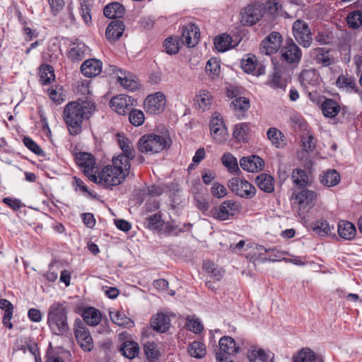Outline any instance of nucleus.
<instances>
[{
    "label": "nucleus",
    "instance_id": "bb28decb",
    "mask_svg": "<svg viewBox=\"0 0 362 362\" xmlns=\"http://www.w3.org/2000/svg\"><path fill=\"white\" fill-rule=\"evenodd\" d=\"M257 186L267 193H272L274 190V180L268 174L262 173L255 179Z\"/></svg>",
    "mask_w": 362,
    "mask_h": 362
},
{
    "label": "nucleus",
    "instance_id": "b1692460",
    "mask_svg": "<svg viewBox=\"0 0 362 362\" xmlns=\"http://www.w3.org/2000/svg\"><path fill=\"white\" fill-rule=\"evenodd\" d=\"M88 52V47L84 43H73L68 57L73 62H79L85 57Z\"/></svg>",
    "mask_w": 362,
    "mask_h": 362
},
{
    "label": "nucleus",
    "instance_id": "2eb2a0df",
    "mask_svg": "<svg viewBox=\"0 0 362 362\" xmlns=\"http://www.w3.org/2000/svg\"><path fill=\"white\" fill-rule=\"evenodd\" d=\"M264 9L262 4L255 3L249 5L242 13V21L249 25L255 24L262 18Z\"/></svg>",
    "mask_w": 362,
    "mask_h": 362
},
{
    "label": "nucleus",
    "instance_id": "412c9836",
    "mask_svg": "<svg viewBox=\"0 0 362 362\" xmlns=\"http://www.w3.org/2000/svg\"><path fill=\"white\" fill-rule=\"evenodd\" d=\"M124 28L125 26L122 21H112L107 27L106 38L110 42H115L122 35Z\"/></svg>",
    "mask_w": 362,
    "mask_h": 362
},
{
    "label": "nucleus",
    "instance_id": "6e6552de",
    "mask_svg": "<svg viewBox=\"0 0 362 362\" xmlns=\"http://www.w3.org/2000/svg\"><path fill=\"white\" fill-rule=\"evenodd\" d=\"M228 186L234 194L243 198L250 199L256 194L255 187L245 180L231 178Z\"/></svg>",
    "mask_w": 362,
    "mask_h": 362
},
{
    "label": "nucleus",
    "instance_id": "e2e57ef3",
    "mask_svg": "<svg viewBox=\"0 0 362 362\" xmlns=\"http://www.w3.org/2000/svg\"><path fill=\"white\" fill-rule=\"evenodd\" d=\"M302 146L305 151H312L315 147V143L313 136L305 133L301 138Z\"/></svg>",
    "mask_w": 362,
    "mask_h": 362
},
{
    "label": "nucleus",
    "instance_id": "c9c22d12",
    "mask_svg": "<svg viewBox=\"0 0 362 362\" xmlns=\"http://www.w3.org/2000/svg\"><path fill=\"white\" fill-rule=\"evenodd\" d=\"M214 46L218 52H226L233 47L232 40L230 35L222 34L214 39Z\"/></svg>",
    "mask_w": 362,
    "mask_h": 362
},
{
    "label": "nucleus",
    "instance_id": "a878e982",
    "mask_svg": "<svg viewBox=\"0 0 362 362\" xmlns=\"http://www.w3.org/2000/svg\"><path fill=\"white\" fill-rule=\"evenodd\" d=\"M194 100L197 107L204 111L210 108L212 104L213 97L209 91L201 90L196 94Z\"/></svg>",
    "mask_w": 362,
    "mask_h": 362
},
{
    "label": "nucleus",
    "instance_id": "a211bd4d",
    "mask_svg": "<svg viewBox=\"0 0 362 362\" xmlns=\"http://www.w3.org/2000/svg\"><path fill=\"white\" fill-rule=\"evenodd\" d=\"M199 29L194 24H189L184 27L180 42L187 47H195L199 41Z\"/></svg>",
    "mask_w": 362,
    "mask_h": 362
},
{
    "label": "nucleus",
    "instance_id": "2f4dec72",
    "mask_svg": "<svg viewBox=\"0 0 362 362\" xmlns=\"http://www.w3.org/2000/svg\"><path fill=\"white\" fill-rule=\"evenodd\" d=\"M120 351L125 357L132 359L139 353V346L137 343L132 341H124L120 348Z\"/></svg>",
    "mask_w": 362,
    "mask_h": 362
},
{
    "label": "nucleus",
    "instance_id": "de8ad7c7",
    "mask_svg": "<svg viewBox=\"0 0 362 362\" xmlns=\"http://www.w3.org/2000/svg\"><path fill=\"white\" fill-rule=\"evenodd\" d=\"M40 77L42 84L49 83L54 78V69L48 64L42 65L40 69Z\"/></svg>",
    "mask_w": 362,
    "mask_h": 362
},
{
    "label": "nucleus",
    "instance_id": "f704fd0d",
    "mask_svg": "<svg viewBox=\"0 0 362 362\" xmlns=\"http://www.w3.org/2000/svg\"><path fill=\"white\" fill-rule=\"evenodd\" d=\"M267 137L276 148H282L285 145L284 134L276 128H269L267 132Z\"/></svg>",
    "mask_w": 362,
    "mask_h": 362
},
{
    "label": "nucleus",
    "instance_id": "ddd939ff",
    "mask_svg": "<svg viewBox=\"0 0 362 362\" xmlns=\"http://www.w3.org/2000/svg\"><path fill=\"white\" fill-rule=\"evenodd\" d=\"M211 134L217 143H223L228 139L227 129L220 115L215 113L210 121Z\"/></svg>",
    "mask_w": 362,
    "mask_h": 362
},
{
    "label": "nucleus",
    "instance_id": "ea45409f",
    "mask_svg": "<svg viewBox=\"0 0 362 362\" xmlns=\"http://www.w3.org/2000/svg\"><path fill=\"white\" fill-rule=\"evenodd\" d=\"M247 357L250 362H266L267 359L265 351L257 346H252L249 349Z\"/></svg>",
    "mask_w": 362,
    "mask_h": 362
},
{
    "label": "nucleus",
    "instance_id": "473e14b6",
    "mask_svg": "<svg viewBox=\"0 0 362 362\" xmlns=\"http://www.w3.org/2000/svg\"><path fill=\"white\" fill-rule=\"evenodd\" d=\"M340 107L338 103L332 99H327L322 105V111L327 117H334L339 112Z\"/></svg>",
    "mask_w": 362,
    "mask_h": 362
},
{
    "label": "nucleus",
    "instance_id": "c85d7f7f",
    "mask_svg": "<svg viewBox=\"0 0 362 362\" xmlns=\"http://www.w3.org/2000/svg\"><path fill=\"white\" fill-rule=\"evenodd\" d=\"M117 141L120 148L122 150L124 153L119 154V156H124L127 158V162L129 160L134 158V151L132 142L129 139L122 136L119 134H117Z\"/></svg>",
    "mask_w": 362,
    "mask_h": 362
},
{
    "label": "nucleus",
    "instance_id": "052dcab7",
    "mask_svg": "<svg viewBox=\"0 0 362 362\" xmlns=\"http://www.w3.org/2000/svg\"><path fill=\"white\" fill-rule=\"evenodd\" d=\"M268 84L274 88H284L286 86V81L276 71L268 81Z\"/></svg>",
    "mask_w": 362,
    "mask_h": 362
},
{
    "label": "nucleus",
    "instance_id": "338daca9",
    "mask_svg": "<svg viewBox=\"0 0 362 362\" xmlns=\"http://www.w3.org/2000/svg\"><path fill=\"white\" fill-rule=\"evenodd\" d=\"M25 146L35 154L40 156L43 153L42 149L30 138L25 137L23 139Z\"/></svg>",
    "mask_w": 362,
    "mask_h": 362
},
{
    "label": "nucleus",
    "instance_id": "393cba45",
    "mask_svg": "<svg viewBox=\"0 0 362 362\" xmlns=\"http://www.w3.org/2000/svg\"><path fill=\"white\" fill-rule=\"evenodd\" d=\"M338 234L344 240H351L356 235V229L351 222L340 221L338 223Z\"/></svg>",
    "mask_w": 362,
    "mask_h": 362
},
{
    "label": "nucleus",
    "instance_id": "cd10ccee",
    "mask_svg": "<svg viewBox=\"0 0 362 362\" xmlns=\"http://www.w3.org/2000/svg\"><path fill=\"white\" fill-rule=\"evenodd\" d=\"M124 13V7L118 2L109 4L103 9L104 15L110 19L120 18Z\"/></svg>",
    "mask_w": 362,
    "mask_h": 362
},
{
    "label": "nucleus",
    "instance_id": "f257e3e1",
    "mask_svg": "<svg viewBox=\"0 0 362 362\" xmlns=\"http://www.w3.org/2000/svg\"><path fill=\"white\" fill-rule=\"evenodd\" d=\"M95 106L90 100H78L69 103L64 110V119L71 134L81 132L82 123L95 112Z\"/></svg>",
    "mask_w": 362,
    "mask_h": 362
},
{
    "label": "nucleus",
    "instance_id": "72a5a7b5",
    "mask_svg": "<svg viewBox=\"0 0 362 362\" xmlns=\"http://www.w3.org/2000/svg\"><path fill=\"white\" fill-rule=\"evenodd\" d=\"M92 7L93 0H80V14L86 25H90L92 23L90 15Z\"/></svg>",
    "mask_w": 362,
    "mask_h": 362
},
{
    "label": "nucleus",
    "instance_id": "a19ab883",
    "mask_svg": "<svg viewBox=\"0 0 362 362\" xmlns=\"http://www.w3.org/2000/svg\"><path fill=\"white\" fill-rule=\"evenodd\" d=\"M203 269L216 281L221 280L224 274L222 268L216 267L209 261L204 262Z\"/></svg>",
    "mask_w": 362,
    "mask_h": 362
},
{
    "label": "nucleus",
    "instance_id": "09e8293b",
    "mask_svg": "<svg viewBox=\"0 0 362 362\" xmlns=\"http://www.w3.org/2000/svg\"><path fill=\"white\" fill-rule=\"evenodd\" d=\"M146 221L148 228L151 230L160 229L163 225V221L161 218V214L160 212L147 216L146 218Z\"/></svg>",
    "mask_w": 362,
    "mask_h": 362
},
{
    "label": "nucleus",
    "instance_id": "69168bd1",
    "mask_svg": "<svg viewBox=\"0 0 362 362\" xmlns=\"http://www.w3.org/2000/svg\"><path fill=\"white\" fill-rule=\"evenodd\" d=\"M144 352L149 360H153L158 356L156 345L153 342H147L144 346Z\"/></svg>",
    "mask_w": 362,
    "mask_h": 362
},
{
    "label": "nucleus",
    "instance_id": "aec40b11",
    "mask_svg": "<svg viewBox=\"0 0 362 362\" xmlns=\"http://www.w3.org/2000/svg\"><path fill=\"white\" fill-rule=\"evenodd\" d=\"M101 70L102 62L96 59H87L81 66L82 74L89 78L98 76Z\"/></svg>",
    "mask_w": 362,
    "mask_h": 362
},
{
    "label": "nucleus",
    "instance_id": "4468645a",
    "mask_svg": "<svg viewBox=\"0 0 362 362\" xmlns=\"http://www.w3.org/2000/svg\"><path fill=\"white\" fill-rule=\"evenodd\" d=\"M282 36L278 32H272L261 43V52L267 55L276 53L281 46Z\"/></svg>",
    "mask_w": 362,
    "mask_h": 362
},
{
    "label": "nucleus",
    "instance_id": "39448f33",
    "mask_svg": "<svg viewBox=\"0 0 362 362\" xmlns=\"http://www.w3.org/2000/svg\"><path fill=\"white\" fill-rule=\"evenodd\" d=\"M241 205L233 200H226L211 210L212 216L220 221L229 220L240 213Z\"/></svg>",
    "mask_w": 362,
    "mask_h": 362
},
{
    "label": "nucleus",
    "instance_id": "7ed1b4c3",
    "mask_svg": "<svg viewBox=\"0 0 362 362\" xmlns=\"http://www.w3.org/2000/svg\"><path fill=\"white\" fill-rule=\"evenodd\" d=\"M69 308L64 301L54 302L47 310V324L52 334L63 336L69 332Z\"/></svg>",
    "mask_w": 362,
    "mask_h": 362
},
{
    "label": "nucleus",
    "instance_id": "f03ea898",
    "mask_svg": "<svg viewBox=\"0 0 362 362\" xmlns=\"http://www.w3.org/2000/svg\"><path fill=\"white\" fill-rule=\"evenodd\" d=\"M130 163L124 156H115L112 158V165H107L93 181L105 187L116 186L121 184L130 172Z\"/></svg>",
    "mask_w": 362,
    "mask_h": 362
},
{
    "label": "nucleus",
    "instance_id": "6ab92c4d",
    "mask_svg": "<svg viewBox=\"0 0 362 362\" xmlns=\"http://www.w3.org/2000/svg\"><path fill=\"white\" fill-rule=\"evenodd\" d=\"M240 167L246 171L255 173L262 170L264 162L257 156L243 157L240 160Z\"/></svg>",
    "mask_w": 362,
    "mask_h": 362
},
{
    "label": "nucleus",
    "instance_id": "e433bc0d",
    "mask_svg": "<svg viewBox=\"0 0 362 362\" xmlns=\"http://www.w3.org/2000/svg\"><path fill=\"white\" fill-rule=\"evenodd\" d=\"M188 352L192 357L202 358L205 356L206 349L205 345L201 341H194L188 347Z\"/></svg>",
    "mask_w": 362,
    "mask_h": 362
},
{
    "label": "nucleus",
    "instance_id": "0e129e2a",
    "mask_svg": "<svg viewBox=\"0 0 362 362\" xmlns=\"http://www.w3.org/2000/svg\"><path fill=\"white\" fill-rule=\"evenodd\" d=\"M186 326L189 331L196 334L201 332L204 329L202 324L198 319L187 318Z\"/></svg>",
    "mask_w": 362,
    "mask_h": 362
},
{
    "label": "nucleus",
    "instance_id": "8fccbe9b",
    "mask_svg": "<svg viewBox=\"0 0 362 362\" xmlns=\"http://www.w3.org/2000/svg\"><path fill=\"white\" fill-rule=\"evenodd\" d=\"M222 163L231 173H236L239 170L237 159L229 153L223 154Z\"/></svg>",
    "mask_w": 362,
    "mask_h": 362
},
{
    "label": "nucleus",
    "instance_id": "bf43d9fd",
    "mask_svg": "<svg viewBox=\"0 0 362 362\" xmlns=\"http://www.w3.org/2000/svg\"><path fill=\"white\" fill-rule=\"evenodd\" d=\"M337 86L339 88L354 89L356 87V81L351 78L346 76H340L337 80Z\"/></svg>",
    "mask_w": 362,
    "mask_h": 362
},
{
    "label": "nucleus",
    "instance_id": "603ef678",
    "mask_svg": "<svg viewBox=\"0 0 362 362\" xmlns=\"http://www.w3.org/2000/svg\"><path fill=\"white\" fill-rule=\"evenodd\" d=\"M313 230L321 236H327L331 233V228L327 221H317L313 226Z\"/></svg>",
    "mask_w": 362,
    "mask_h": 362
},
{
    "label": "nucleus",
    "instance_id": "4c0bfd02",
    "mask_svg": "<svg viewBox=\"0 0 362 362\" xmlns=\"http://www.w3.org/2000/svg\"><path fill=\"white\" fill-rule=\"evenodd\" d=\"M299 80L304 86L314 85L317 82V74L314 69H305L300 73Z\"/></svg>",
    "mask_w": 362,
    "mask_h": 362
},
{
    "label": "nucleus",
    "instance_id": "f3484780",
    "mask_svg": "<svg viewBox=\"0 0 362 362\" xmlns=\"http://www.w3.org/2000/svg\"><path fill=\"white\" fill-rule=\"evenodd\" d=\"M135 100L126 95L113 97L110 101L111 108L119 115H125L134 105Z\"/></svg>",
    "mask_w": 362,
    "mask_h": 362
},
{
    "label": "nucleus",
    "instance_id": "9d476101",
    "mask_svg": "<svg viewBox=\"0 0 362 362\" xmlns=\"http://www.w3.org/2000/svg\"><path fill=\"white\" fill-rule=\"evenodd\" d=\"M74 329L77 343L81 348L85 351H90L93 348V339L81 320L75 321Z\"/></svg>",
    "mask_w": 362,
    "mask_h": 362
},
{
    "label": "nucleus",
    "instance_id": "f8f14e48",
    "mask_svg": "<svg viewBox=\"0 0 362 362\" xmlns=\"http://www.w3.org/2000/svg\"><path fill=\"white\" fill-rule=\"evenodd\" d=\"M281 59L288 64H297L302 57V52L298 46L289 39L281 50Z\"/></svg>",
    "mask_w": 362,
    "mask_h": 362
},
{
    "label": "nucleus",
    "instance_id": "3c124183",
    "mask_svg": "<svg viewBox=\"0 0 362 362\" xmlns=\"http://www.w3.org/2000/svg\"><path fill=\"white\" fill-rule=\"evenodd\" d=\"M129 120L134 127L142 125L145 120L144 114L139 110H130L129 113Z\"/></svg>",
    "mask_w": 362,
    "mask_h": 362
},
{
    "label": "nucleus",
    "instance_id": "0eeeda50",
    "mask_svg": "<svg viewBox=\"0 0 362 362\" xmlns=\"http://www.w3.org/2000/svg\"><path fill=\"white\" fill-rule=\"evenodd\" d=\"M293 34L296 40L303 47H310L313 43L311 30L306 22L297 20L293 24Z\"/></svg>",
    "mask_w": 362,
    "mask_h": 362
},
{
    "label": "nucleus",
    "instance_id": "c756f323",
    "mask_svg": "<svg viewBox=\"0 0 362 362\" xmlns=\"http://www.w3.org/2000/svg\"><path fill=\"white\" fill-rule=\"evenodd\" d=\"M238 117L240 118L250 108V100L247 98L240 97L233 100L230 105Z\"/></svg>",
    "mask_w": 362,
    "mask_h": 362
},
{
    "label": "nucleus",
    "instance_id": "20e7f679",
    "mask_svg": "<svg viewBox=\"0 0 362 362\" xmlns=\"http://www.w3.org/2000/svg\"><path fill=\"white\" fill-rule=\"evenodd\" d=\"M168 145V140L165 136L155 134H145L138 142L139 150L141 153L150 154L162 151Z\"/></svg>",
    "mask_w": 362,
    "mask_h": 362
},
{
    "label": "nucleus",
    "instance_id": "4be33fe9",
    "mask_svg": "<svg viewBox=\"0 0 362 362\" xmlns=\"http://www.w3.org/2000/svg\"><path fill=\"white\" fill-rule=\"evenodd\" d=\"M311 55L317 64H321L323 66H328L333 63L329 51L325 48H315L312 49Z\"/></svg>",
    "mask_w": 362,
    "mask_h": 362
},
{
    "label": "nucleus",
    "instance_id": "a18cd8bd",
    "mask_svg": "<svg viewBox=\"0 0 362 362\" xmlns=\"http://www.w3.org/2000/svg\"><path fill=\"white\" fill-rule=\"evenodd\" d=\"M249 126L246 123H240L234 127L233 135L238 141H245L248 138Z\"/></svg>",
    "mask_w": 362,
    "mask_h": 362
},
{
    "label": "nucleus",
    "instance_id": "dca6fc26",
    "mask_svg": "<svg viewBox=\"0 0 362 362\" xmlns=\"http://www.w3.org/2000/svg\"><path fill=\"white\" fill-rule=\"evenodd\" d=\"M144 106L151 114H158L161 112L165 106V96L161 92H157L154 95H148L145 102Z\"/></svg>",
    "mask_w": 362,
    "mask_h": 362
},
{
    "label": "nucleus",
    "instance_id": "58836bf2",
    "mask_svg": "<svg viewBox=\"0 0 362 362\" xmlns=\"http://www.w3.org/2000/svg\"><path fill=\"white\" fill-rule=\"evenodd\" d=\"M206 73L211 79H215L220 74V64L216 58H211L206 62L205 66Z\"/></svg>",
    "mask_w": 362,
    "mask_h": 362
},
{
    "label": "nucleus",
    "instance_id": "4d7b16f0",
    "mask_svg": "<svg viewBox=\"0 0 362 362\" xmlns=\"http://www.w3.org/2000/svg\"><path fill=\"white\" fill-rule=\"evenodd\" d=\"M164 46L168 54H174L179 51L180 42L177 38L170 37L165 40Z\"/></svg>",
    "mask_w": 362,
    "mask_h": 362
},
{
    "label": "nucleus",
    "instance_id": "9b49d317",
    "mask_svg": "<svg viewBox=\"0 0 362 362\" xmlns=\"http://www.w3.org/2000/svg\"><path fill=\"white\" fill-rule=\"evenodd\" d=\"M315 192L308 189H303L295 196L293 203L298 206V211L300 216L303 217L315 204Z\"/></svg>",
    "mask_w": 362,
    "mask_h": 362
},
{
    "label": "nucleus",
    "instance_id": "1a4fd4ad",
    "mask_svg": "<svg viewBox=\"0 0 362 362\" xmlns=\"http://www.w3.org/2000/svg\"><path fill=\"white\" fill-rule=\"evenodd\" d=\"M76 162L90 180H97L95 162L92 154L85 152L79 153L76 156Z\"/></svg>",
    "mask_w": 362,
    "mask_h": 362
},
{
    "label": "nucleus",
    "instance_id": "774afa93",
    "mask_svg": "<svg viewBox=\"0 0 362 362\" xmlns=\"http://www.w3.org/2000/svg\"><path fill=\"white\" fill-rule=\"evenodd\" d=\"M52 12L54 15H57L64 6V0H49Z\"/></svg>",
    "mask_w": 362,
    "mask_h": 362
},
{
    "label": "nucleus",
    "instance_id": "13d9d810",
    "mask_svg": "<svg viewBox=\"0 0 362 362\" xmlns=\"http://www.w3.org/2000/svg\"><path fill=\"white\" fill-rule=\"evenodd\" d=\"M257 66V59L255 56H248L247 59H243L241 61V67L246 73H252Z\"/></svg>",
    "mask_w": 362,
    "mask_h": 362
},
{
    "label": "nucleus",
    "instance_id": "79ce46f5",
    "mask_svg": "<svg viewBox=\"0 0 362 362\" xmlns=\"http://www.w3.org/2000/svg\"><path fill=\"white\" fill-rule=\"evenodd\" d=\"M315 353L308 348H303L293 357V362H314Z\"/></svg>",
    "mask_w": 362,
    "mask_h": 362
},
{
    "label": "nucleus",
    "instance_id": "5fc2aeb1",
    "mask_svg": "<svg viewBox=\"0 0 362 362\" xmlns=\"http://www.w3.org/2000/svg\"><path fill=\"white\" fill-rule=\"evenodd\" d=\"M118 81L127 90L133 91L139 88V83L138 81L134 78H129L127 76L124 77L119 76Z\"/></svg>",
    "mask_w": 362,
    "mask_h": 362
},
{
    "label": "nucleus",
    "instance_id": "49530a36",
    "mask_svg": "<svg viewBox=\"0 0 362 362\" xmlns=\"http://www.w3.org/2000/svg\"><path fill=\"white\" fill-rule=\"evenodd\" d=\"M339 180V174L335 170H332L324 174L321 182L325 186L332 187L337 185Z\"/></svg>",
    "mask_w": 362,
    "mask_h": 362
},
{
    "label": "nucleus",
    "instance_id": "6e6d98bb",
    "mask_svg": "<svg viewBox=\"0 0 362 362\" xmlns=\"http://www.w3.org/2000/svg\"><path fill=\"white\" fill-rule=\"evenodd\" d=\"M334 38L335 37L332 32L326 30L318 32L315 40L321 45H328L332 43Z\"/></svg>",
    "mask_w": 362,
    "mask_h": 362
},
{
    "label": "nucleus",
    "instance_id": "c03bdc74",
    "mask_svg": "<svg viewBox=\"0 0 362 362\" xmlns=\"http://www.w3.org/2000/svg\"><path fill=\"white\" fill-rule=\"evenodd\" d=\"M110 317L112 322L119 326L128 327L133 324L130 318L118 311L110 312Z\"/></svg>",
    "mask_w": 362,
    "mask_h": 362
},
{
    "label": "nucleus",
    "instance_id": "37998d69",
    "mask_svg": "<svg viewBox=\"0 0 362 362\" xmlns=\"http://www.w3.org/2000/svg\"><path fill=\"white\" fill-rule=\"evenodd\" d=\"M291 178L293 183L300 187H305L308 183V176L306 172L301 169L293 170Z\"/></svg>",
    "mask_w": 362,
    "mask_h": 362
},
{
    "label": "nucleus",
    "instance_id": "5701e85b",
    "mask_svg": "<svg viewBox=\"0 0 362 362\" xmlns=\"http://www.w3.org/2000/svg\"><path fill=\"white\" fill-rule=\"evenodd\" d=\"M170 321L168 315L163 313H158L151 318V326L157 332H165L169 328Z\"/></svg>",
    "mask_w": 362,
    "mask_h": 362
},
{
    "label": "nucleus",
    "instance_id": "7c9ffc66",
    "mask_svg": "<svg viewBox=\"0 0 362 362\" xmlns=\"http://www.w3.org/2000/svg\"><path fill=\"white\" fill-rule=\"evenodd\" d=\"M83 320L89 325L95 326L101 320V314L97 309L89 307L84 309L82 314Z\"/></svg>",
    "mask_w": 362,
    "mask_h": 362
},
{
    "label": "nucleus",
    "instance_id": "423d86ee",
    "mask_svg": "<svg viewBox=\"0 0 362 362\" xmlns=\"http://www.w3.org/2000/svg\"><path fill=\"white\" fill-rule=\"evenodd\" d=\"M239 351L235 340L230 337L225 336L219 340V349L216 352L217 362H233L232 356Z\"/></svg>",
    "mask_w": 362,
    "mask_h": 362
},
{
    "label": "nucleus",
    "instance_id": "680f3d73",
    "mask_svg": "<svg viewBox=\"0 0 362 362\" xmlns=\"http://www.w3.org/2000/svg\"><path fill=\"white\" fill-rule=\"evenodd\" d=\"M211 194L216 198H223L227 194L226 188L218 182H214L211 188Z\"/></svg>",
    "mask_w": 362,
    "mask_h": 362
},
{
    "label": "nucleus",
    "instance_id": "864d4df0",
    "mask_svg": "<svg viewBox=\"0 0 362 362\" xmlns=\"http://www.w3.org/2000/svg\"><path fill=\"white\" fill-rule=\"evenodd\" d=\"M347 24L352 28H358L362 25V13L359 11H354L346 17Z\"/></svg>",
    "mask_w": 362,
    "mask_h": 362
}]
</instances>
